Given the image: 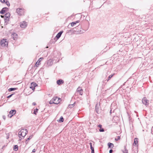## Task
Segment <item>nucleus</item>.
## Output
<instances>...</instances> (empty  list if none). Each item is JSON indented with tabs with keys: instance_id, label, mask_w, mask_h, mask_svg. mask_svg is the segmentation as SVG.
I'll return each instance as SVG.
<instances>
[{
	"instance_id": "obj_1",
	"label": "nucleus",
	"mask_w": 153,
	"mask_h": 153,
	"mask_svg": "<svg viewBox=\"0 0 153 153\" xmlns=\"http://www.w3.org/2000/svg\"><path fill=\"white\" fill-rule=\"evenodd\" d=\"M28 132L27 130L26 129H22L19 132V136L24 137Z\"/></svg>"
},
{
	"instance_id": "obj_2",
	"label": "nucleus",
	"mask_w": 153,
	"mask_h": 153,
	"mask_svg": "<svg viewBox=\"0 0 153 153\" xmlns=\"http://www.w3.org/2000/svg\"><path fill=\"white\" fill-rule=\"evenodd\" d=\"M16 11L19 15H22L24 14V9L22 8H18L16 9Z\"/></svg>"
},
{
	"instance_id": "obj_3",
	"label": "nucleus",
	"mask_w": 153,
	"mask_h": 153,
	"mask_svg": "<svg viewBox=\"0 0 153 153\" xmlns=\"http://www.w3.org/2000/svg\"><path fill=\"white\" fill-rule=\"evenodd\" d=\"M8 42L7 41L6 39H3L1 41L0 45L1 46L4 47L7 46L8 45Z\"/></svg>"
},
{
	"instance_id": "obj_4",
	"label": "nucleus",
	"mask_w": 153,
	"mask_h": 153,
	"mask_svg": "<svg viewBox=\"0 0 153 153\" xmlns=\"http://www.w3.org/2000/svg\"><path fill=\"white\" fill-rule=\"evenodd\" d=\"M9 9L6 7H3L0 11V13L1 14H4L6 12L8 11Z\"/></svg>"
},
{
	"instance_id": "obj_5",
	"label": "nucleus",
	"mask_w": 153,
	"mask_h": 153,
	"mask_svg": "<svg viewBox=\"0 0 153 153\" xmlns=\"http://www.w3.org/2000/svg\"><path fill=\"white\" fill-rule=\"evenodd\" d=\"M142 102L143 104L146 105H148L149 104V100L146 97H144L142 99Z\"/></svg>"
},
{
	"instance_id": "obj_6",
	"label": "nucleus",
	"mask_w": 153,
	"mask_h": 153,
	"mask_svg": "<svg viewBox=\"0 0 153 153\" xmlns=\"http://www.w3.org/2000/svg\"><path fill=\"white\" fill-rule=\"evenodd\" d=\"M100 108V104L97 103L95 107V110L97 114H99V109Z\"/></svg>"
},
{
	"instance_id": "obj_7",
	"label": "nucleus",
	"mask_w": 153,
	"mask_h": 153,
	"mask_svg": "<svg viewBox=\"0 0 153 153\" xmlns=\"http://www.w3.org/2000/svg\"><path fill=\"white\" fill-rule=\"evenodd\" d=\"M16 112V111L15 110H11L9 112V114L8 115V116L11 117L13 115H14Z\"/></svg>"
},
{
	"instance_id": "obj_8",
	"label": "nucleus",
	"mask_w": 153,
	"mask_h": 153,
	"mask_svg": "<svg viewBox=\"0 0 153 153\" xmlns=\"http://www.w3.org/2000/svg\"><path fill=\"white\" fill-rule=\"evenodd\" d=\"M54 101H55V104H58L60 102V98L58 97H53Z\"/></svg>"
},
{
	"instance_id": "obj_9",
	"label": "nucleus",
	"mask_w": 153,
	"mask_h": 153,
	"mask_svg": "<svg viewBox=\"0 0 153 153\" xmlns=\"http://www.w3.org/2000/svg\"><path fill=\"white\" fill-rule=\"evenodd\" d=\"M76 92L79 93L80 95H82L83 94V90L80 87H79L77 89Z\"/></svg>"
},
{
	"instance_id": "obj_10",
	"label": "nucleus",
	"mask_w": 153,
	"mask_h": 153,
	"mask_svg": "<svg viewBox=\"0 0 153 153\" xmlns=\"http://www.w3.org/2000/svg\"><path fill=\"white\" fill-rule=\"evenodd\" d=\"M20 25L21 27L22 28H25L27 25V22L25 21H23L22 23H21Z\"/></svg>"
},
{
	"instance_id": "obj_11",
	"label": "nucleus",
	"mask_w": 153,
	"mask_h": 153,
	"mask_svg": "<svg viewBox=\"0 0 153 153\" xmlns=\"http://www.w3.org/2000/svg\"><path fill=\"white\" fill-rule=\"evenodd\" d=\"M11 37L13 38L14 40H15L17 39L18 37V35L16 33H14L12 34Z\"/></svg>"
},
{
	"instance_id": "obj_12",
	"label": "nucleus",
	"mask_w": 153,
	"mask_h": 153,
	"mask_svg": "<svg viewBox=\"0 0 153 153\" xmlns=\"http://www.w3.org/2000/svg\"><path fill=\"white\" fill-rule=\"evenodd\" d=\"M53 64V61L51 59H50L47 61V65L48 66H51Z\"/></svg>"
},
{
	"instance_id": "obj_13",
	"label": "nucleus",
	"mask_w": 153,
	"mask_h": 153,
	"mask_svg": "<svg viewBox=\"0 0 153 153\" xmlns=\"http://www.w3.org/2000/svg\"><path fill=\"white\" fill-rule=\"evenodd\" d=\"M63 32V31H60L57 33L56 36V37L57 39H58L61 37Z\"/></svg>"
},
{
	"instance_id": "obj_14",
	"label": "nucleus",
	"mask_w": 153,
	"mask_h": 153,
	"mask_svg": "<svg viewBox=\"0 0 153 153\" xmlns=\"http://www.w3.org/2000/svg\"><path fill=\"white\" fill-rule=\"evenodd\" d=\"M56 82L58 85H60L63 84L64 82V81L63 80L60 79L57 80Z\"/></svg>"
},
{
	"instance_id": "obj_15",
	"label": "nucleus",
	"mask_w": 153,
	"mask_h": 153,
	"mask_svg": "<svg viewBox=\"0 0 153 153\" xmlns=\"http://www.w3.org/2000/svg\"><path fill=\"white\" fill-rule=\"evenodd\" d=\"M108 148L110 149H112L114 146V145L113 144L110 143H108Z\"/></svg>"
},
{
	"instance_id": "obj_16",
	"label": "nucleus",
	"mask_w": 153,
	"mask_h": 153,
	"mask_svg": "<svg viewBox=\"0 0 153 153\" xmlns=\"http://www.w3.org/2000/svg\"><path fill=\"white\" fill-rule=\"evenodd\" d=\"M114 74H112L111 75H109L108 78L106 79V80H105V81H106L107 82H108L111 79V78L114 75Z\"/></svg>"
},
{
	"instance_id": "obj_17",
	"label": "nucleus",
	"mask_w": 153,
	"mask_h": 153,
	"mask_svg": "<svg viewBox=\"0 0 153 153\" xmlns=\"http://www.w3.org/2000/svg\"><path fill=\"white\" fill-rule=\"evenodd\" d=\"M79 22V21H76L73 22L71 23V26L73 27L77 23Z\"/></svg>"
},
{
	"instance_id": "obj_18",
	"label": "nucleus",
	"mask_w": 153,
	"mask_h": 153,
	"mask_svg": "<svg viewBox=\"0 0 153 153\" xmlns=\"http://www.w3.org/2000/svg\"><path fill=\"white\" fill-rule=\"evenodd\" d=\"M37 86V85L34 82H32L31 83L30 87H36Z\"/></svg>"
},
{
	"instance_id": "obj_19",
	"label": "nucleus",
	"mask_w": 153,
	"mask_h": 153,
	"mask_svg": "<svg viewBox=\"0 0 153 153\" xmlns=\"http://www.w3.org/2000/svg\"><path fill=\"white\" fill-rule=\"evenodd\" d=\"M5 24L7 25L9 21V18H5L4 19Z\"/></svg>"
},
{
	"instance_id": "obj_20",
	"label": "nucleus",
	"mask_w": 153,
	"mask_h": 153,
	"mask_svg": "<svg viewBox=\"0 0 153 153\" xmlns=\"http://www.w3.org/2000/svg\"><path fill=\"white\" fill-rule=\"evenodd\" d=\"M64 120L62 116L60 118L59 120H58V121L59 122L62 123L63 122Z\"/></svg>"
},
{
	"instance_id": "obj_21",
	"label": "nucleus",
	"mask_w": 153,
	"mask_h": 153,
	"mask_svg": "<svg viewBox=\"0 0 153 153\" xmlns=\"http://www.w3.org/2000/svg\"><path fill=\"white\" fill-rule=\"evenodd\" d=\"M18 147L17 145H15L13 147V150L15 151H17L18 150Z\"/></svg>"
},
{
	"instance_id": "obj_22",
	"label": "nucleus",
	"mask_w": 153,
	"mask_h": 153,
	"mask_svg": "<svg viewBox=\"0 0 153 153\" xmlns=\"http://www.w3.org/2000/svg\"><path fill=\"white\" fill-rule=\"evenodd\" d=\"M10 14L9 13H6L5 15V18H9L10 17Z\"/></svg>"
},
{
	"instance_id": "obj_23",
	"label": "nucleus",
	"mask_w": 153,
	"mask_h": 153,
	"mask_svg": "<svg viewBox=\"0 0 153 153\" xmlns=\"http://www.w3.org/2000/svg\"><path fill=\"white\" fill-rule=\"evenodd\" d=\"M54 98H53L50 101L49 103L50 104H55V101H54Z\"/></svg>"
},
{
	"instance_id": "obj_24",
	"label": "nucleus",
	"mask_w": 153,
	"mask_h": 153,
	"mask_svg": "<svg viewBox=\"0 0 153 153\" xmlns=\"http://www.w3.org/2000/svg\"><path fill=\"white\" fill-rule=\"evenodd\" d=\"M16 89V88H10L8 89V91H14Z\"/></svg>"
},
{
	"instance_id": "obj_25",
	"label": "nucleus",
	"mask_w": 153,
	"mask_h": 153,
	"mask_svg": "<svg viewBox=\"0 0 153 153\" xmlns=\"http://www.w3.org/2000/svg\"><path fill=\"white\" fill-rule=\"evenodd\" d=\"M75 103V102L74 104H70L69 105H68V107L69 108H72V107H73L74 106V105Z\"/></svg>"
},
{
	"instance_id": "obj_26",
	"label": "nucleus",
	"mask_w": 153,
	"mask_h": 153,
	"mask_svg": "<svg viewBox=\"0 0 153 153\" xmlns=\"http://www.w3.org/2000/svg\"><path fill=\"white\" fill-rule=\"evenodd\" d=\"M38 109L37 108L34 109L33 112V114L35 115L38 112Z\"/></svg>"
},
{
	"instance_id": "obj_27",
	"label": "nucleus",
	"mask_w": 153,
	"mask_h": 153,
	"mask_svg": "<svg viewBox=\"0 0 153 153\" xmlns=\"http://www.w3.org/2000/svg\"><path fill=\"white\" fill-rule=\"evenodd\" d=\"M43 58L42 57H41V58H40L39 59V60H38V61L37 62H38V63H39V64H40V62L42 60V59H43Z\"/></svg>"
},
{
	"instance_id": "obj_28",
	"label": "nucleus",
	"mask_w": 153,
	"mask_h": 153,
	"mask_svg": "<svg viewBox=\"0 0 153 153\" xmlns=\"http://www.w3.org/2000/svg\"><path fill=\"white\" fill-rule=\"evenodd\" d=\"M138 140V139L137 138H135L134 139V144H135V145H136V142H137V140Z\"/></svg>"
},
{
	"instance_id": "obj_29",
	"label": "nucleus",
	"mask_w": 153,
	"mask_h": 153,
	"mask_svg": "<svg viewBox=\"0 0 153 153\" xmlns=\"http://www.w3.org/2000/svg\"><path fill=\"white\" fill-rule=\"evenodd\" d=\"M5 4L7 5V6L8 7L10 6V4L9 2L8 1H7L5 2Z\"/></svg>"
},
{
	"instance_id": "obj_30",
	"label": "nucleus",
	"mask_w": 153,
	"mask_h": 153,
	"mask_svg": "<svg viewBox=\"0 0 153 153\" xmlns=\"http://www.w3.org/2000/svg\"><path fill=\"white\" fill-rule=\"evenodd\" d=\"M32 137V136H30L26 140V142H27L29 141L30 140Z\"/></svg>"
},
{
	"instance_id": "obj_31",
	"label": "nucleus",
	"mask_w": 153,
	"mask_h": 153,
	"mask_svg": "<svg viewBox=\"0 0 153 153\" xmlns=\"http://www.w3.org/2000/svg\"><path fill=\"white\" fill-rule=\"evenodd\" d=\"M100 132H103L104 131V129L103 128H100V129L99 130Z\"/></svg>"
},
{
	"instance_id": "obj_32",
	"label": "nucleus",
	"mask_w": 153,
	"mask_h": 153,
	"mask_svg": "<svg viewBox=\"0 0 153 153\" xmlns=\"http://www.w3.org/2000/svg\"><path fill=\"white\" fill-rule=\"evenodd\" d=\"M120 136H118L117 137V138H115V140L116 141H118L119 140H120Z\"/></svg>"
},
{
	"instance_id": "obj_33",
	"label": "nucleus",
	"mask_w": 153,
	"mask_h": 153,
	"mask_svg": "<svg viewBox=\"0 0 153 153\" xmlns=\"http://www.w3.org/2000/svg\"><path fill=\"white\" fill-rule=\"evenodd\" d=\"M123 153H128V151L126 149H125V150L123 151Z\"/></svg>"
},
{
	"instance_id": "obj_34",
	"label": "nucleus",
	"mask_w": 153,
	"mask_h": 153,
	"mask_svg": "<svg viewBox=\"0 0 153 153\" xmlns=\"http://www.w3.org/2000/svg\"><path fill=\"white\" fill-rule=\"evenodd\" d=\"M13 94H12L10 95H9L7 97V98H9L11 97L13 95Z\"/></svg>"
},
{
	"instance_id": "obj_35",
	"label": "nucleus",
	"mask_w": 153,
	"mask_h": 153,
	"mask_svg": "<svg viewBox=\"0 0 153 153\" xmlns=\"http://www.w3.org/2000/svg\"><path fill=\"white\" fill-rule=\"evenodd\" d=\"M40 64H39L38 62H36V64H35V65H36V66L37 67H38L39 65H40Z\"/></svg>"
},
{
	"instance_id": "obj_36",
	"label": "nucleus",
	"mask_w": 153,
	"mask_h": 153,
	"mask_svg": "<svg viewBox=\"0 0 153 153\" xmlns=\"http://www.w3.org/2000/svg\"><path fill=\"white\" fill-rule=\"evenodd\" d=\"M35 87H30V88H31L33 91H34L35 89Z\"/></svg>"
},
{
	"instance_id": "obj_37",
	"label": "nucleus",
	"mask_w": 153,
	"mask_h": 153,
	"mask_svg": "<svg viewBox=\"0 0 153 153\" xmlns=\"http://www.w3.org/2000/svg\"><path fill=\"white\" fill-rule=\"evenodd\" d=\"M0 1L2 3H4L5 2V0H0Z\"/></svg>"
},
{
	"instance_id": "obj_38",
	"label": "nucleus",
	"mask_w": 153,
	"mask_h": 153,
	"mask_svg": "<svg viewBox=\"0 0 153 153\" xmlns=\"http://www.w3.org/2000/svg\"><path fill=\"white\" fill-rule=\"evenodd\" d=\"M4 120H5L6 119V117L4 115H3L2 116Z\"/></svg>"
},
{
	"instance_id": "obj_39",
	"label": "nucleus",
	"mask_w": 153,
	"mask_h": 153,
	"mask_svg": "<svg viewBox=\"0 0 153 153\" xmlns=\"http://www.w3.org/2000/svg\"><path fill=\"white\" fill-rule=\"evenodd\" d=\"M98 127H99V128H101L102 127V125H101L100 124V125H98Z\"/></svg>"
},
{
	"instance_id": "obj_40",
	"label": "nucleus",
	"mask_w": 153,
	"mask_h": 153,
	"mask_svg": "<svg viewBox=\"0 0 153 153\" xmlns=\"http://www.w3.org/2000/svg\"><path fill=\"white\" fill-rule=\"evenodd\" d=\"M113 151L112 149H111L109 150V153H112L113 152Z\"/></svg>"
},
{
	"instance_id": "obj_41",
	"label": "nucleus",
	"mask_w": 153,
	"mask_h": 153,
	"mask_svg": "<svg viewBox=\"0 0 153 153\" xmlns=\"http://www.w3.org/2000/svg\"><path fill=\"white\" fill-rule=\"evenodd\" d=\"M1 18H4V19L5 18V15L4 16H3V15H1Z\"/></svg>"
},
{
	"instance_id": "obj_42",
	"label": "nucleus",
	"mask_w": 153,
	"mask_h": 153,
	"mask_svg": "<svg viewBox=\"0 0 153 153\" xmlns=\"http://www.w3.org/2000/svg\"><path fill=\"white\" fill-rule=\"evenodd\" d=\"M36 149H34L32 150V152H36Z\"/></svg>"
},
{
	"instance_id": "obj_43",
	"label": "nucleus",
	"mask_w": 153,
	"mask_h": 153,
	"mask_svg": "<svg viewBox=\"0 0 153 153\" xmlns=\"http://www.w3.org/2000/svg\"><path fill=\"white\" fill-rule=\"evenodd\" d=\"M91 153H94V150H91Z\"/></svg>"
},
{
	"instance_id": "obj_44",
	"label": "nucleus",
	"mask_w": 153,
	"mask_h": 153,
	"mask_svg": "<svg viewBox=\"0 0 153 153\" xmlns=\"http://www.w3.org/2000/svg\"><path fill=\"white\" fill-rule=\"evenodd\" d=\"M91 150H94V147H91Z\"/></svg>"
},
{
	"instance_id": "obj_45",
	"label": "nucleus",
	"mask_w": 153,
	"mask_h": 153,
	"mask_svg": "<svg viewBox=\"0 0 153 153\" xmlns=\"http://www.w3.org/2000/svg\"><path fill=\"white\" fill-rule=\"evenodd\" d=\"M33 105H36V103H35V102H33Z\"/></svg>"
},
{
	"instance_id": "obj_46",
	"label": "nucleus",
	"mask_w": 153,
	"mask_h": 153,
	"mask_svg": "<svg viewBox=\"0 0 153 153\" xmlns=\"http://www.w3.org/2000/svg\"><path fill=\"white\" fill-rule=\"evenodd\" d=\"M9 136H8V135H7L6 138L7 139H8L9 138Z\"/></svg>"
},
{
	"instance_id": "obj_47",
	"label": "nucleus",
	"mask_w": 153,
	"mask_h": 153,
	"mask_svg": "<svg viewBox=\"0 0 153 153\" xmlns=\"http://www.w3.org/2000/svg\"><path fill=\"white\" fill-rule=\"evenodd\" d=\"M90 145V146H92V143H89Z\"/></svg>"
},
{
	"instance_id": "obj_48",
	"label": "nucleus",
	"mask_w": 153,
	"mask_h": 153,
	"mask_svg": "<svg viewBox=\"0 0 153 153\" xmlns=\"http://www.w3.org/2000/svg\"><path fill=\"white\" fill-rule=\"evenodd\" d=\"M110 113H111V110H110Z\"/></svg>"
},
{
	"instance_id": "obj_49",
	"label": "nucleus",
	"mask_w": 153,
	"mask_h": 153,
	"mask_svg": "<svg viewBox=\"0 0 153 153\" xmlns=\"http://www.w3.org/2000/svg\"><path fill=\"white\" fill-rule=\"evenodd\" d=\"M90 146V148H91V147H93L92 146H92Z\"/></svg>"
},
{
	"instance_id": "obj_50",
	"label": "nucleus",
	"mask_w": 153,
	"mask_h": 153,
	"mask_svg": "<svg viewBox=\"0 0 153 153\" xmlns=\"http://www.w3.org/2000/svg\"><path fill=\"white\" fill-rule=\"evenodd\" d=\"M112 104L111 105V107H112Z\"/></svg>"
},
{
	"instance_id": "obj_51",
	"label": "nucleus",
	"mask_w": 153,
	"mask_h": 153,
	"mask_svg": "<svg viewBox=\"0 0 153 153\" xmlns=\"http://www.w3.org/2000/svg\"><path fill=\"white\" fill-rule=\"evenodd\" d=\"M48 48V47H46V48Z\"/></svg>"
}]
</instances>
